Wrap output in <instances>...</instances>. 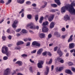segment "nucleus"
Instances as JSON below:
<instances>
[{"mask_svg": "<svg viewBox=\"0 0 75 75\" xmlns=\"http://www.w3.org/2000/svg\"><path fill=\"white\" fill-rule=\"evenodd\" d=\"M43 51V49L42 48H41L39 49L37 52V54L40 55L41 54V53H42Z\"/></svg>", "mask_w": 75, "mask_h": 75, "instance_id": "nucleus-7", "label": "nucleus"}, {"mask_svg": "<svg viewBox=\"0 0 75 75\" xmlns=\"http://www.w3.org/2000/svg\"><path fill=\"white\" fill-rule=\"evenodd\" d=\"M5 18H3V19L0 22V24H1V23H2L4 21V19Z\"/></svg>", "mask_w": 75, "mask_h": 75, "instance_id": "nucleus-46", "label": "nucleus"}, {"mask_svg": "<svg viewBox=\"0 0 75 75\" xmlns=\"http://www.w3.org/2000/svg\"><path fill=\"white\" fill-rule=\"evenodd\" d=\"M23 44H24V42L22 41H19L17 43V46H18L19 45Z\"/></svg>", "mask_w": 75, "mask_h": 75, "instance_id": "nucleus-24", "label": "nucleus"}, {"mask_svg": "<svg viewBox=\"0 0 75 75\" xmlns=\"http://www.w3.org/2000/svg\"><path fill=\"white\" fill-rule=\"evenodd\" d=\"M52 37V35L51 34H49L48 35V38H51Z\"/></svg>", "mask_w": 75, "mask_h": 75, "instance_id": "nucleus-48", "label": "nucleus"}, {"mask_svg": "<svg viewBox=\"0 0 75 75\" xmlns=\"http://www.w3.org/2000/svg\"><path fill=\"white\" fill-rule=\"evenodd\" d=\"M54 1L58 6L61 5V2L59 0H54Z\"/></svg>", "mask_w": 75, "mask_h": 75, "instance_id": "nucleus-20", "label": "nucleus"}, {"mask_svg": "<svg viewBox=\"0 0 75 75\" xmlns=\"http://www.w3.org/2000/svg\"><path fill=\"white\" fill-rule=\"evenodd\" d=\"M16 50H20V49L21 48L20 46H18L16 47Z\"/></svg>", "mask_w": 75, "mask_h": 75, "instance_id": "nucleus-61", "label": "nucleus"}, {"mask_svg": "<svg viewBox=\"0 0 75 75\" xmlns=\"http://www.w3.org/2000/svg\"><path fill=\"white\" fill-rule=\"evenodd\" d=\"M62 31H65V28H63L62 29Z\"/></svg>", "mask_w": 75, "mask_h": 75, "instance_id": "nucleus-57", "label": "nucleus"}, {"mask_svg": "<svg viewBox=\"0 0 75 75\" xmlns=\"http://www.w3.org/2000/svg\"><path fill=\"white\" fill-rule=\"evenodd\" d=\"M54 15L51 14L48 18V20L50 22H51L52 21V20L54 19Z\"/></svg>", "mask_w": 75, "mask_h": 75, "instance_id": "nucleus-5", "label": "nucleus"}, {"mask_svg": "<svg viewBox=\"0 0 75 75\" xmlns=\"http://www.w3.org/2000/svg\"><path fill=\"white\" fill-rule=\"evenodd\" d=\"M74 7H75V3L72 2L70 4H68L61 8V13H65L66 10H68L69 12L73 15H75V9Z\"/></svg>", "mask_w": 75, "mask_h": 75, "instance_id": "nucleus-1", "label": "nucleus"}, {"mask_svg": "<svg viewBox=\"0 0 75 75\" xmlns=\"http://www.w3.org/2000/svg\"><path fill=\"white\" fill-rule=\"evenodd\" d=\"M1 52L4 54H6L7 56L8 57L11 55V52H8V47H3L2 48Z\"/></svg>", "mask_w": 75, "mask_h": 75, "instance_id": "nucleus-2", "label": "nucleus"}, {"mask_svg": "<svg viewBox=\"0 0 75 75\" xmlns=\"http://www.w3.org/2000/svg\"><path fill=\"white\" fill-rule=\"evenodd\" d=\"M52 62V59H50L49 62V64H51V63Z\"/></svg>", "mask_w": 75, "mask_h": 75, "instance_id": "nucleus-49", "label": "nucleus"}, {"mask_svg": "<svg viewBox=\"0 0 75 75\" xmlns=\"http://www.w3.org/2000/svg\"><path fill=\"white\" fill-rule=\"evenodd\" d=\"M43 54L44 56L46 55H47V52H44L43 53Z\"/></svg>", "mask_w": 75, "mask_h": 75, "instance_id": "nucleus-63", "label": "nucleus"}, {"mask_svg": "<svg viewBox=\"0 0 75 75\" xmlns=\"http://www.w3.org/2000/svg\"><path fill=\"white\" fill-rule=\"evenodd\" d=\"M47 54L48 55H49V56H50V57L52 55V54H51V52H48Z\"/></svg>", "mask_w": 75, "mask_h": 75, "instance_id": "nucleus-51", "label": "nucleus"}, {"mask_svg": "<svg viewBox=\"0 0 75 75\" xmlns=\"http://www.w3.org/2000/svg\"><path fill=\"white\" fill-rule=\"evenodd\" d=\"M27 18L29 20H31L32 18V15L31 14H28L27 15Z\"/></svg>", "mask_w": 75, "mask_h": 75, "instance_id": "nucleus-23", "label": "nucleus"}, {"mask_svg": "<svg viewBox=\"0 0 75 75\" xmlns=\"http://www.w3.org/2000/svg\"><path fill=\"white\" fill-rule=\"evenodd\" d=\"M38 67L39 68H42V65L41 63H38Z\"/></svg>", "mask_w": 75, "mask_h": 75, "instance_id": "nucleus-22", "label": "nucleus"}, {"mask_svg": "<svg viewBox=\"0 0 75 75\" xmlns=\"http://www.w3.org/2000/svg\"><path fill=\"white\" fill-rule=\"evenodd\" d=\"M32 6H33V7H36L37 5L35 4H32Z\"/></svg>", "mask_w": 75, "mask_h": 75, "instance_id": "nucleus-54", "label": "nucleus"}, {"mask_svg": "<svg viewBox=\"0 0 75 75\" xmlns=\"http://www.w3.org/2000/svg\"><path fill=\"white\" fill-rule=\"evenodd\" d=\"M68 64L69 66H72V65H73V63L72 62H69L68 63Z\"/></svg>", "mask_w": 75, "mask_h": 75, "instance_id": "nucleus-38", "label": "nucleus"}, {"mask_svg": "<svg viewBox=\"0 0 75 75\" xmlns=\"http://www.w3.org/2000/svg\"><path fill=\"white\" fill-rule=\"evenodd\" d=\"M46 69L47 70L45 71V75H47L48 74V73H49V71H50L49 67H46Z\"/></svg>", "mask_w": 75, "mask_h": 75, "instance_id": "nucleus-15", "label": "nucleus"}, {"mask_svg": "<svg viewBox=\"0 0 75 75\" xmlns=\"http://www.w3.org/2000/svg\"><path fill=\"white\" fill-rule=\"evenodd\" d=\"M58 11V10L57 9H52L51 10H50V12H52V13H55V12H56V11Z\"/></svg>", "mask_w": 75, "mask_h": 75, "instance_id": "nucleus-27", "label": "nucleus"}, {"mask_svg": "<svg viewBox=\"0 0 75 75\" xmlns=\"http://www.w3.org/2000/svg\"><path fill=\"white\" fill-rule=\"evenodd\" d=\"M36 46L37 47H40L41 46V45L39 43H38V42H37V43H36Z\"/></svg>", "mask_w": 75, "mask_h": 75, "instance_id": "nucleus-37", "label": "nucleus"}, {"mask_svg": "<svg viewBox=\"0 0 75 75\" xmlns=\"http://www.w3.org/2000/svg\"><path fill=\"white\" fill-rule=\"evenodd\" d=\"M64 19L65 20H70V17L69 16L67 15H66L64 17Z\"/></svg>", "mask_w": 75, "mask_h": 75, "instance_id": "nucleus-10", "label": "nucleus"}, {"mask_svg": "<svg viewBox=\"0 0 75 75\" xmlns=\"http://www.w3.org/2000/svg\"><path fill=\"white\" fill-rule=\"evenodd\" d=\"M37 41H33L32 43V45L33 46L36 45L37 44Z\"/></svg>", "mask_w": 75, "mask_h": 75, "instance_id": "nucleus-31", "label": "nucleus"}, {"mask_svg": "<svg viewBox=\"0 0 75 75\" xmlns=\"http://www.w3.org/2000/svg\"><path fill=\"white\" fill-rule=\"evenodd\" d=\"M22 32L24 34H26L28 33V32L25 29H23L22 30Z\"/></svg>", "mask_w": 75, "mask_h": 75, "instance_id": "nucleus-29", "label": "nucleus"}, {"mask_svg": "<svg viewBox=\"0 0 75 75\" xmlns=\"http://www.w3.org/2000/svg\"><path fill=\"white\" fill-rule=\"evenodd\" d=\"M24 0H23L21 1V0H17V2L18 3H19V4H23L24 3Z\"/></svg>", "mask_w": 75, "mask_h": 75, "instance_id": "nucleus-21", "label": "nucleus"}, {"mask_svg": "<svg viewBox=\"0 0 75 75\" xmlns=\"http://www.w3.org/2000/svg\"><path fill=\"white\" fill-rule=\"evenodd\" d=\"M73 35H71L70 36V38L68 40V42H72V40H73Z\"/></svg>", "mask_w": 75, "mask_h": 75, "instance_id": "nucleus-13", "label": "nucleus"}, {"mask_svg": "<svg viewBox=\"0 0 75 75\" xmlns=\"http://www.w3.org/2000/svg\"><path fill=\"white\" fill-rule=\"evenodd\" d=\"M54 25H55V23H54L52 22L50 24V28H52L54 27Z\"/></svg>", "mask_w": 75, "mask_h": 75, "instance_id": "nucleus-19", "label": "nucleus"}, {"mask_svg": "<svg viewBox=\"0 0 75 75\" xmlns=\"http://www.w3.org/2000/svg\"><path fill=\"white\" fill-rule=\"evenodd\" d=\"M54 69V65H52L51 66V71H53Z\"/></svg>", "mask_w": 75, "mask_h": 75, "instance_id": "nucleus-62", "label": "nucleus"}, {"mask_svg": "<svg viewBox=\"0 0 75 75\" xmlns=\"http://www.w3.org/2000/svg\"><path fill=\"white\" fill-rule=\"evenodd\" d=\"M29 69H30V71H31V72H33V68L32 67H30Z\"/></svg>", "mask_w": 75, "mask_h": 75, "instance_id": "nucleus-47", "label": "nucleus"}, {"mask_svg": "<svg viewBox=\"0 0 75 75\" xmlns=\"http://www.w3.org/2000/svg\"><path fill=\"white\" fill-rule=\"evenodd\" d=\"M0 3H2V4H4V1L3 0H0Z\"/></svg>", "mask_w": 75, "mask_h": 75, "instance_id": "nucleus-50", "label": "nucleus"}, {"mask_svg": "<svg viewBox=\"0 0 75 75\" xmlns=\"http://www.w3.org/2000/svg\"><path fill=\"white\" fill-rule=\"evenodd\" d=\"M49 23L47 21H46L45 22H44L42 24V27H46L45 25H48Z\"/></svg>", "mask_w": 75, "mask_h": 75, "instance_id": "nucleus-14", "label": "nucleus"}, {"mask_svg": "<svg viewBox=\"0 0 75 75\" xmlns=\"http://www.w3.org/2000/svg\"><path fill=\"white\" fill-rule=\"evenodd\" d=\"M33 25L34 24H33V23H30L27 25V27H28L30 26V28L32 29V28H33Z\"/></svg>", "mask_w": 75, "mask_h": 75, "instance_id": "nucleus-18", "label": "nucleus"}, {"mask_svg": "<svg viewBox=\"0 0 75 75\" xmlns=\"http://www.w3.org/2000/svg\"><path fill=\"white\" fill-rule=\"evenodd\" d=\"M26 46L28 47V46H30V42H28L26 43Z\"/></svg>", "mask_w": 75, "mask_h": 75, "instance_id": "nucleus-39", "label": "nucleus"}, {"mask_svg": "<svg viewBox=\"0 0 75 75\" xmlns=\"http://www.w3.org/2000/svg\"><path fill=\"white\" fill-rule=\"evenodd\" d=\"M44 3L45 5L42 6V8H45V6H46V5H47V2L45 1L44 2Z\"/></svg>", "mask_w": 75, "mask_h": 75, "instance_id": "nucleus-28", "label": "nucleus"}, {"mask_svg": "<svg viewBox=\"0 0 75 75\" xmlns=\"http://www.w3.org/2000/svg\"><path fill=\"white\" fill-rule=\"evenodd\" d=\"M59 62H61V63L63 64V63H64V60L61 59V60H60Z\"/></svg>", "mask_w": 75, "mask_h": 75, "instance_id": "nucleus-59", "label": "nucleus"}, {"mask_svg": "<svg viewBox=\"0 0 75 75\" xmlns=\"http://www.w3.org/2000/svg\"><path fill=\"white\" fill-rule=\"evenodd\" d=\"M31 3V2H30V1H27L26 2V4L28 5H30V4Z\"/></svg>", "mask_w": 75, "mask_h": 75, "instance_id": "nucleus-33", "label": "nucleus"}, {"mask_svg": "<svg viewBox=\"0 0 75 75\" xmlns=\"http://www.w3.org/2000/svg\"><path fill=\"white\" fill-rule=\"evenodd\" d=\"M23 41H25V42H26V41H28L27 38L24 39Z\"/></svg>", "mask_w": 75, "mask_h": 75, "instance_id": "nucleus-64", "label": "nucleus"}, {"mask_svg": "<svg viewBox=\"0 0 75 75\" xmlns=\"http://www.w3.org/2000/svg\"><path fill=\"white\" fill-rule=\"evenodd\" d=\"M57 49H58V47L57 46L54 47V51H56L57 50Z\"/></svg>", "mask_w": 75, "mask_h": 75, "instance_id": "nucleus-45", "label": "nucleus"}, {"mask_svg": "<svg viewBox=\"0 0 75 75\" xmlns=\"http://www.w3.org/2000/svg\"><path fill=\"white\" fill-rule=\"evenodd\" d=\"M24 13H22L21 15V16L22 17H24Z\"/></svg>", "mask_w": 75, "mask_h": 75, "instance_id": "nucleus-55", "label": "nucleus"}, {"mask_svg": "<svg viewBox=\"0 0 75 75\" xmlns=\"http://www.w3.org/2000/svg\"><path fill=\"white\" fill-rule=\"evenodd\" d=\"M51 7H54V8H55L58 6L57 5L55 4H51Z\"/></svg>", "mask_w": 75, "mask_h": 75, "instance_id": "nucleus-25", "label": "nucleus"}, {"mask_svg": "<svg viewBox=\"0 0 75 75\" xmlns=\"http://www.w3.org/2000/svg\"><path fill=\"white\" fill-rule=\"evenodd\" d=\"M11 0H8V2H7L6 3V5H8V4H10V3H11Z\"/></svg>", "mask_w": 75, "mask_h": 75, "instance_id": "nucleus-32", "label": "nucleus"}, {"mask_svg": "<svg viewBox=\"0 0 75 75\" xmlns=\"http://www.w3.org/2000/svg\"><path fill=\"white\" fill-rule=\"evenodd\" d=\"M21 30V29H18L16 30V32H17V33H19V32Z\"/></svg>", "mask_w": 75, "mask_h": 75, "instance_id": "nucleus-42", "label": "nucleus"}, {"mask_svg": "<svg viewBox=\"0 0 75 75\" xmlns=\"http://www.w3.org/2000/svg\"><path fill=\"white\" fill-rule=\"evenodd\" d=\"M44 20V17L42 16L40 17V20L39 21V23L41 24L42 22V20Z\"/></svg>", "mask_w": 75, "mask_h": 75, "instance_id": "nucleus-26", "label": "nucleus"}, {"mask_svg": "<svg viewBox=\"0 0 75 75\" xmlns=\"http://www.w3.org/2000/svg\"><path fill=\"white\" fill-rule=\"evenodd\" d=\"M64 69V67H60L58 69V68H57V69H56V72H58L59 71V72H60V71H61L62 70H63V69Z\"/></svg>", "mask_w": 75, "mask_h": 75, "instance_id": "nucleus-16", "label": "nucleus"}, {"mask_svg": "<svg viewBox=\"0 0 75 75\" xmlns=\"http://www.w3.org/2000/svg\"><path fill=\"white\" fill-rule=\"evenodd\" d=\"M71 71H73V72H75V68L74 67H72L71 68Z\"/></svg>", "mask_w": 75, "mask_h": 75, "instance_id": "nucleus-44", "label": "nucleus"}, {"mask_svg": "<svg viewBox=\"0 0 75 75\" xmlns=\"http://www.w3.org/2000/svg\"><path fill=\"white\" fill-rule=\"evenodd\" d=\"M18 22L17 20L15 21L12 25V26L13 28H16L17 27L16 25L18 23Z\"/></svg>", "mask_w": 75, "mask_h": 75, "instance_id": "nucleus-4", "label": "nucleus"}, {"mask_svg": "<svg viewBox=\"0 0 75 75\" xmlns=\"http://www.w3.org/2000/svg\"><path fill=\"white\" fill-rule=\"evenodd\" d=\"M66 37H67V35H63L61 36V37L62 39H65L66 38Z\"/></svg>", "mask_w": 75, "mask_h": 75, "instance_id": "nucleus-35", "label": "nucleus"}, {"mask_svg": "<svg viewBox=\"0 0 75 75\" xmlns=\"http://www.w3.org/2000/svg\"><path fill=\"white\" fill-rule=\"evenodd\" d=\"M21 57H27V55L25 54H23L21 55Z\"/></svg>", "mask_w": 75, "mask_h": 75, "instance_id": "nucleus-41", "label": "nucleus"}, {"mask_svg": "<svg viewBox=\"0 0 75 75\" xmlns=\"http://www.w3.org/2000/svg\"><path fill=\"white\" fill-rule=\"evenodd\" d=\"M49 30L48 28L46 26H44L42 28V31L43 33H47Z\"/></svg>", "mask_w": 75, "mask_h": 75, "instance_id": "nucleus-3", "label": "nucleus"}, {"mask_svg": "<svg viewBox=\"0 0 75 75\" xmlns=\"http://www.w3.org/2000/svg\"><path fill=\"white\" fill-rule=\"evenodd\" d=\"M57 37L59 38L60 37H61V35L59 34V33L57 35Z\"/></svg>", "mask_w": 75, "mask_h": 75, "instance_id": "nucleus-60", "label": "nucleus"}, {"mask_svg": "<svg viewBox=\"0 0 75 75\" xmlns=\"http://www.w3.org/2000/svg\"><path fill=\"white\" fill-rule=\"evenodd\" d=\"M37 52V50H35L31 52V54H34L35 53Z\"/></svg>", "mask_w": 75, "mask_h": 75, "instance_id": "nucleus-40", "label": "nucleus"}, {"mask_svg": "<svg viewBox=\"0 0 75 75\" xmlns=\"http://www.w3.org/2000/svg\"><path fill=\"white\" fill-rule=\"evenodd\" d=\"M61 59H62V58L58 57L57 59V61H58V62H59L61 61Z\"/></svg>", "mask_w": 75, "mask_h": 75, "instance_id": "nucleus-43", "label": "nucleus"}, {"mask_svg": "<svg viewBox=\"0 0 75 75\" xmlns=\"http://www.w3.org/2000/svg\"><path fill=\"white\" fill-rule=\"evenodd\" d=\"M59 33H58V32H56L54 33V35H56L57 36V35Z\"/></svg>", "mask_w": 75, "mask_h": 75, "instance_id": "nucleus-53", "label": "nucleus"}, {"mask_svg": "<svg viewBox=\"0 0 75 75\" xmlns=\"http://www.w3.org/2000/svg\"><path fill=\"white\" fill-rule=\"evenodd\" d=\"M3 59L4 60H7V59H8V57L5 56L4 57Z\"/></svg>", "mask_w": 75, "mask_h": 75, "instance_id": "nucleus-36", "label": "nucleus"}, {"mask_svg": "<svg viewBox=\"0 0 75 75\" xmlns=\"http://www.w3.org/2000/svg\"><path fill=\"white\" fill-rule=\"evenodd\" d=\"M16 64H18L19 66H22L23 65V62L21 61H18L16 62Z\"/></svg>", "mask_w": 75, "mask_h": 75, "instance_id": "nucleus-11", "label": "nucleus"}, {"mask_svg": "<svg viewBox=\"0 0 75 75\" xmlns=\"http://www.w3.org/2000/svg\"><path fill=\"white\" fill-rule=\"evenodd\" d=\"M57 52L59 55V56L60 57H61L62 55H63V54H62V51H61V50L60 49L58 50L57 51Z\"/></svg>", "mask_w": 75, "mask_h": 75, "instance_id": "nucleus-8", "label": "nucleus"}, {"mask_svg": "<svg viewBox=\"0 0 75 75\" xmlns=\"http://www.w3.org/2000/svg\"><path fill=\"white\" fill-rule=\"evenodd\" d=\"M38 20V15H36L35 16V20H36V21H37Z\"/></svg>", "mask_w": 75, "mask_h": 75, "instance_id": "nucleus-30", "label": "nucleus"}, {"mask_svg": "<svg viewBox=\"0 0 75 75\" xmlns=\"http://www.w3.org/2000/svg\"><path fill=\"white\" fill-rule=\"evenodd\" d=\"M10 71V69L7 68L4 71V75H8Z\"/></svg>", "mask_w": 75, "mask_h": 75, "instance_id": "nucleus-6", "label": "nucleus"}, {"mask_svg": "<svg viewBox=\"0 0 75 75\" xmlns=\"http://www.w3.org/2000/svg\"><path fill=\"white\" fill-rule=\"evenodd\" d=\"M30 62H31V63H34V61L32 60H31V59H30Z\"/></svg>", "mask_w": 75, "mask_h": 75, "instance_id": "nucleus-56", "label": "nucleus"}, {"mask_svg": "<svg viewBox=\"0 0 75 75\" xmlns=\"http://www.w3.org/2000/svg\"><path fill=\"white\" fill-rule=\"evenodd\" d=\"M39 36L40 38H44L45 37V35L43 33H40L39 35Z\"/></svg>", "mask_w": 75, "mask_h": 75, "instance_id": "nucleus-9", "label": "nucleus"}, {"mask_svg": "<svg viewBox=\"0 0 75 75\" xmlns=\"http://www.w3.org/2000/svg\"><path fill=\"white\" fill-rule=\"evenodd\" d=\"M10 29H8L6 30L7 33H10Z\"/></svg>", "mask_w": 75, "mask_h": 75, "instance_id": "nucleus-52", "label": "nucleus"}, {"mask_svg": "<svg viewBox=\"0 0 75 75\" xmlns=\"http://www.w3.org/2000/svg\"><path fill=\"white\" fill-rule=\"evenodd\" d=\"M65 73H66V74H70L71 75L72 74V72H71V71L69 69L65 70Z\"/></svg>", "mask_w": 75, "mask_h": 75, "instance_id": "nucleus-12", "label": "nucleus"}, {"mask_svg": "<svg viewBox=\"0 0 75 75\" xmlns=\"http://www.w3.org/2000/svg\"><path fill=\"white\" fill-rule=\"evenodd\" d=\"M11 36L10 35L8 37V38L9 40H11Z\"/></svg>", "mask_w": 75, "mask_h": 75, "instance_id": "nucleus-58", "label": "nucleus"}, {"mask_svg": "<svg viewBox=\"0 0 75 75\" xmlns=\"http://www.w3.org/2000/svg\"><path fill=\"white\" fill-rule=\"evenodd\" d=\"M75 46V45L74 43H70L69 44V48H71V49L72 48H74V46Z\"/></svg>", "mask_w": 75, "mask_h": 75, "instance_id": "nucleus-17", "label": "nucleus"}, {"mask_svg": "<svg viewBox=\"0 0 75 75\" xmlns=\"http://www.w3.org/2000/svg\"><path fill=\"white\" fill-rule=\"evenodd\" d=\"M2 39L3 41H5L6 39V37L5 36H3L2 37Z\"/></svg>", "mask_w": 75, "mask_h": 75, "instance_id": "nucleus-34", "label": "nucleus"}]
</instances>
